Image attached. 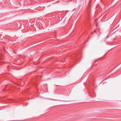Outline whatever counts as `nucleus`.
<instances>
[{
    "instance_id": "f03ea898",
    "label": "nucleus",
    "mask_w": 121,
    "mask_h": 121,
    "mask_svg": "<svg viewBox=\"0 0 121 121\" xmlns=\"http://www.w3.org/2000/svg\"><path fill=\"white\" fill-rule=\"evenodd\" d=\"M96 31L95 30H94V31H93V32H91V34H93L94 33H96Z\"/></svg>"
},
{
    "instance_id": "20e7f679",
    "label": "nucleus",
    "mask_w": 121,
    "mask_h": 121,
    "mask_svg": "<svg viewBox=\"0 0 121 121\" xmlns=\"http://www.w3.org/2000/svg\"><path fill=\"white\" fill-rule=\"evenodd\" d=\"M12 24H11V25H10V26L12 25V26H11V27H12V26H13H13L12 25Z\"/></svg>"
},
{
    "instance_id": "7ed1b4c3",
    "label": "nucleus",
    "mask_w": 121,
    "mask_h": 121,
    "mask_svg": "<svg viewBox=\"0 0 121 121\" xmlns=\"http://www.w3.org/2000/svg\"><path fill=\"white\" fill-rule=\"evenodd\" d=\"M98 24L97 23H96V26H98Z\"/></svg>"
},
{
    "instance_id": "f257e3e1",
    "label": "nucleus",
    "mask_w": 121,
    "mask_h": 121,
    "mask_svg": "<svg viewBox=\"0 0 121 121\" xmlns=\"http://www.w3.org/2000/svg\"><path fill=\"white\" fill-rule=\"evenodd\" d=\"M12 25L13 26V28H12V29H17V26H18V24L17 23H15L13 24Z\"/></svg>"
}]
</instances>
